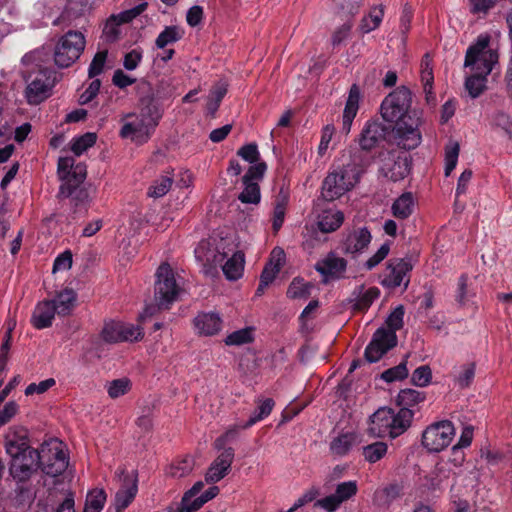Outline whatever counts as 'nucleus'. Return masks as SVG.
Masks as SVG:
<instances>
[{"mask_svg":"<svg viewBox=\"0 0 512 512\" xmlns=\"http://www.w3.org/2000/svg\"><path fill=\"white\" fill-rule=\"evenodd\" d=\"M412 92L400 86L389 93L381 103L380 113L384 121L394 124L396 143L405 150L417 148L421 143L419 112L411 109Z\"/></svg>","mask_w":512,"mask_h":512,"instance_id":"obj_1","label":"nucleus"},{"mask_svg":"<svg viewBox=\"0 0 512 512\" xmlns=\"http://www.w3.org/2000/svg\"><path fill=\"white\" fill-rule=\"evenodd\" d=\"M5 450L10 456L9 475L18 485L16 492L22 494L26 490L23 484L40 469L42 457L39 450L30 446L27 431L24 429L19 434L6 437Z\"/></svg>","mask_w":512,"mask_h":512,"instance_id":"obj_2","label":"nucleus"},{"mask_svg":"<svg viewBox=\"0 0 512 512\" xmlns=\"http://www.w3.org/2000/svg\"><path fill=\"white\" fill-rule=\"evenodd\" d=\"M403 317L404 307L399 305L386 319L388 329L380 327L375 331L364 353L365 359L369 363L377 362L384 354L397 345L396 331L402 328Z\"/></svg>","mask_w":512,"mask_h":512,"instance_id":"obj_3","label":"nucleus"},{"mask_svg":"<svg viewBox=\"0 0 512 512\" xmlns=\"http://www.w3.org/2000/svg\"><path fill=\"white\" fill-rule=\"evenodd\" d=\"M154 301L158 309L166 310L179 299L182 292L177 284L173 269L168 263H162L156 270Z\"/></svg>","mask_w":512,"mask_h":512,"instance_id":"obj_4","label":"nucleus"},{"mask_svg":"<svg viewBox=\"0 0 512 512\" xmlns=\"http://www.w3.org/2000/svg\"><path fill=\"white\" fill-rule=\"evenodd\" d=\"M489 43L488 35L479 36L476 43L467 49L464 66L471 67L475 72L489 75L499 59L497 50L489 48Z\"/></svg>","mask_w":512,"mask_h":512,"instance_id":"obj_5","label":"nucleus"},{"mask_svg":"<svg viewBox=\"0 0 512 512\" xmlns=\"http://www.w3.org/2000/svg\"><path fill=\"white\" fill-rule=\"evenodd\" d=\"M85 43L81 32L70 30L65 33L55 46V64L60 68L71 66L84 51Z\"/></svg>","mask_w":512,"mask_h":512,"instance_id":"obj_6","label":"nucleus"},{"mask_svg":"<svg viewBox=\"0 0 512 512\" xmlns=\"http://www.w3.org/2000/svg\"><path fill=\"white\" fill-rule=\"evenodd\" d=\"M41 459L40 469L48 476L57 477L68 467V460L61 447V442L51 440L41 445L39 450Z\"/></svg>","mask_w":512,"mask_h":512,"instance_id":"obj_7","label":"nucleus"},{"mask_svg":"<svg viewBox=\"0 0 512 512\" xmlns=\"http://www.w3.org/2000/svg\"><path fill=\"white\" fill-rule=\"evenodd\" d=\"M455 429L452 422L440 421L427 427L422 434V444L430 452H440L452 441Z\"/></svg>","mask_w":512,"mask_h":512,"instance_id":"obj_8","label":"nucleus"},{"mask_svg":"<svg viewBox=\"0 0 512 512\" xmlns=\"http://www.w3.org/2000/svg\"><path fill=\"white\" fill-rule=\"evenodd\" d=\"M86 175V166H78L74 171V179L61 184L57 197L59 199L71 198L75 208L86 204L89 201V193L86 188L81 186Z\"/></svg>","mask_w":512,"mask_h":512,"instance_id":"obj_9","label":"nucleus"},{"mask_svg":"<svg viewBox=\"0 0 512 512\" xmlns=\"http://www.w3.org/2000/svg\"><path fill=\"white\" fill-rule=\"evenodd\" d=\"M357 184L345 170L330 172L323 180L321 196L325 201H334Z\"/></svg>","mask_w":512,"mask_h":512,"instance_id":"obj_10","label":"nucleus"},{"mask_svg":"<svg viewBox=\"0 0 512 512\" xmlns=\"http://www.w3.org/2000/svg\"><path fill=\"white\" fill-rule=\"evenodd\" d=\"M413 264L408 258H396L388 261L381 284L384 287L395 289L401 284L407 289L410 279L407 276Z\"/></svg>","mask_w":512,"mask_h":512,"instance_id":"obj_11","label":"nucleus"},{"mask_svg":"<svg viewBox=\"0 0 512 512\" xmlns=\"http://www.w3.org/2000/svg\"><path fill=\"white\" fill-rule=\"evenodd\" d=\"M116 477L120 482V488L116 492L114 505L116 512H122L130 505L137 494V474L136 472L128 474L125 469H118Z\"/></svg>","mask_w":512,"mask_h":512,"instance_id":"obj_12","label":"nucleus"},{"mask_svg":"<svg viewBox=\"0 0 512 512\" xmlns=\"http://www.w3.org/2000/svg\"><path fill=\"white\" fill-rule=\"evenodd\" d=\"M54 82L47 70H41L27 85L25 96L29 104L37 105L50 96Z\"/></svg>","mask_w":512,"mask_h":512,"instance_id":"obj_13","label":"nucleus"},{"mask_svg":"<svg viewBox=\"0 0 512 512\" xmlns=\"http://www.w3.org/2000/svg\"><path fill=\"white\" fill-rule=\"evenodd\" d=\"M127 117L134 119L123 124L120 136L122 138H129L138 144L147 142L155 128L150 126L140 115L128 114Z\"/></svg>","mask_w":512,"mask_h":512,"instance_id":"obj_14","label":"nucleus"},{"mask_svg":"<svg viewBox=\"0 0 512 512\" xmlns=\"http://www.w3.org/2000/svg\"><path fill=\"white\" fill-rule=\"evenodd\" d=\"M219 455L210 464L205 474V481L213 484L222 480L231 470V465L234 460V449L228 447L227 449H221Z\"/></svg>","mask_w":512,"mask_h":512,"instance_id":"obj_15","label":"nucleus"},{"mask_svg":"<svg viewBox=\"0 0 512 512\" xmlns=\"http://www.w3.org/2000/svg\"><path fill=\"white\" fill-rule=\"evenodd\" d=\"M373 160L374 157L371 155V151L364 150L359 146V148L350 151V161L344 165L343 170L358 183L361 176L373 163Z\"/></svg>","mask_w":512,"mask_h":512,"instance_id":"obj_16","label":"nucleus"},{"mask_svg":"<svg viewBox=\"0 0 512 512\" xmlns=\"http://www.w3.org/2000/svg\"><path fill=\"white\" fill-rule=\"evenodd\" d=\"M388 129L378 121H368L358 137L359 146L364 150L372 151L385 139Z\"/></svg>","mask_w":512,"mask_h":512,"instance_id":"obj_17","label":"nucleus"},{"mask_svg":"<svg viewBox=\"0 0 512 512\" xmlns=\"http://www.w3.org/2000/svg\"><path fill=\"white\" fill-rule=\"evenodd\" d=\"M388 155V160L382 167L384 176L393 182L403 180L410 172L411 162L409 157L405 154L396 155L393 152H389Z\"/></svg>","mask_w":512,"mask_h":512,"instance_id":"obj_18","label":"nucleus"},{"mask_svg":"<svg viewBox=\"0 0 512 512\" xmlns=\"http://www.w3.org/2000/svg\"><path fill=\"white\" fill-rule=\"evenodd\" d=\"M371 239V233L366 227L354 229L344 238L342 249L346 254H360L368 247Z\"/></svg>","mask_w":512,"mask_h":512,"instance_id":"obj_19","label":"nucleus"},{"mask_svg":"<svg viewBox=\"0 0 512 512\" xmlns=\"http://www.w3.org/2000/svg\"><path fill=\"white\" fill-rule=\"evenodd\" d=\"M347 268V261L330 252L324 259L315 265V269L325 277V282L331 279H340L343 277Z\"/></svg>","mask_w":512,"mask_h":512,"instance_id":"obj_20","label":"nucleus"},{"mask_svg":"<svg viewBox=\"0 0 512 512\" xmlns=\"http://www.w3.org/2000/svg\"><path fill=\"white\" fill-rule=\"evenodd\" d=\"M393 421L392 409L381 407L371 416V424L368 431L375 437H391Z\"/></svg>","mask_w":512,"mask_h":512,"instance_id":"obj_21","label":"nucleus"},{"mask_svg":"<svg viewBox=\"0 0 512 512\" xmlns=\"http://www.w3.org/2000/svg\"><path fill=\"white\" fill-rule=\"evenodd\" d=\"M360 96L361 93L359 87L356 84H353L349 90V95L343 112L342 131L345 134L350 133L353 119L359 109Z\"/></svg>","mask_w":512,"mask_h":512,"instance_id":"obj_22","label":"nucleus"},{"mask_svg":"<svg viewBox=\"0 0 512 512\" xmlns=\"http://www.w3.org/2000/svg\"><path fill=\"white\" fill-rule=\"evenodd\" d=\"M56 311L49 300L39 302L31 317V323L36 329L48 328L52 325Z\"/></svg>","mask_w":512,"mask_h":512,"instance_id":"obj_23","label":"nucleus"},{"mask_svg":"<svg viewBox=\"0 0 512 512\" xmlns=\"http://www.w3.org/2000/svg\"><path fill=\"white\" fill-rule=\"evenodd\" d=\"M285 261V253L283 249L276 247L271 252V258L269 262L265 265L261 275L260 281L262 282V286H268L273 282L275 276L280 271L282 265Z\"/></svg>","mask_w":512,"mask_h":512,"instance_id":"obj_24","label":"nucleus"},{"mask_svg":"<svg viewBox=\"0 0 512 512\" xmlns=\"http://www.w3.org/2000/svg\"><path fill=\"white\" fill-rule=\"evenodd\" d=\"M194 325L200 334L211 336L221 330L222 320L217 313H201L195 317Z\"/></svg>","mask_w":512,"mask_h":512,"instance_id":"obj_25","label":"nucleus"},{"mask_svg":"<svg viewBox=\"0 0 512 512\" xmlns=\"http://www.w3.org/2000/svg\"><path fill=\"white\" fill-rule=\"evenodd\" d=\"M141 109L139 115L156 128L163 115V110L160 104L154 99L153 96H146L140 100Z\"/></svg>","mask_w":512,"mask_h":512,"instance_id":"obj_26","label":"nucleus"},{"mask_svg":"<svg viewBox=\"0 0 512 512\" xmlns=\"http://www.w3.org/2000/svg\"><path fill=\"white\" fill-rule=\"evenodd\" d=\"M77 300V294L73 289L65 288L57 293L55 299L49 300L53 303L55 311L59 316L70 315Z\"/></svg>","mask_w":512,"mask_h":512,"instance_id":"obj_27","label":"nucleus"},{"mask_svg":"<svg viewBox=\"0 0 512 512\" xmlns=\"http://www.w3.org/2000/svg\"><path fill=\"white\" fill-rule=\"evenodd\" d=\"M405 482L393 481L375 493L376 499L381 505L390 506L394 501L403 497Z\"/></svg>","mask_w":512,"mask_h":512,"instance_id":"obj_28","label":"nucleus"},{"mask_svg":"<svg viewBox=\"0 0 512 512\" xmlns=\"http://www.w3.org/2000/svg\"><path fill=\"white\" fill-rule=\"evenodd\" d=\"M356 294V298L354 300H350L353 302L352 309L353 311L363 312L366 311L377 299L380 295V291L377 287H370L368 289H364V286L361 285L358 287V292H354Z\"/></svg>","mask_w":512,"mask_h":512,"instance_id":"obj_29","label":"nucleus"},{"mask_svg":"<svg viewBox=\"0 0 512 512\" xmlns=\"http://www.w3.org/2000/svg\"><path fill=\"white\" fill-rule=\"evenodd\" d=\"M413 416L414 412L410 408H400L397 413L392 409L394 423L391 425V438H396L403 434L411 426Z\"/></svg>","mask_w":512,"mask_h":512,"instance_id":"obj_30","label":"nucleus"},{"mask_svg":"<svg viewBox=\"0 0 512 512\" xmlns=\"http://www.w3.org/2000/svg\"><path fill=\"white\" fill-rule=\"evenodd\" d=\"M344 221V214L341 211H324L318 218V228L323 233L336 231Z\"/></svg>","mask_w":512,"mask_h":512,"instance_id":"obj_31","label":"nucleus"},{"mask_svg":"<svg viewBox=\"0 0 512 512\" xmlns=\"http://www.w3.org/2000/svg\"><path fill=\"white\" fill-rule=\"evenodd\" d=\"M223 273L228 280L239 279L244 270V255L242 252H235L222 267Z\"/></svg>","mask_w":512,"mask_h":512,"instance_id":"obj_32","label":"nucleus"},{"mask_svg":"<svg viewBox=\"0 0 512 512\" xmlns=\"http://www.w3.org/2000/svg\"><path fill=\"white\" fill-rule=\"evenodd\" d=\"M392 213L396 218L406 219L414 209V198L411 192L403 193L392 204Z\"/></svg>","mask_w":512,"mask_h":512,"instance_id":"obj_33","label":"nucleus"},{"mask_svg":"<svg viewBox=\"0 0 512 512\" xmlns=\"http://www.w3.org/2000/svg\"><path fill=\"white\" fill-rule=\"evenodd\" d=\"M487 76L486 74L475 72L466 78L464 86L471 98H478L486 90Z\"/></svg>","mask_w":512,"mask_h":512,"instance_id":"obj_34","label":"nucleus"},{"mask_svg":"<svg viewBox=\"0 0 512 512\" xmlns=\"http://www.w3.org/2000/svg\"><path fill=\"white\" fill-rule=\"evenodd\" d=\"M384 15V7L382 5L373 7L368 14V16H364L359 25V29L362 33H369L375 29H377L383 19Z\"/></svg>","mask_w":512,"mask_h":512,"instance_id":"obj_35","label":"nucleus"},{"mask_svg":"<svg viewBox=\"0 0 512 512\" xmlns=\"http://www.w3.org/2000/svg\"><path fill=\"white\" fill-rule=\"evenodd\" d=\"M274 400L272 398H266L265 400L258 401V406L255 409L254 413L250 416V418L242 425L243 429H247L257 423L258 421L264 419L267 417L273 407H274Z\"/></svg>","mask_w":512,"mask_h":512,"instance_id":"obj_36","label":"nucleus"},{"mask_svg":"<svg viewBox=\"0 0 512 512\" xmlns=\"http://www.w3.org/2000/svg\"><path fill=\"white\" fill-rule=\"evenodd\" d=\"M106 501V494L102 489H94L87 494L83 512H101Z\"/></svg>","mask_w":512,"mask_h":512,"instance_id":"obj_37","label":"nucleus"},{"mask_svg":"<svg viewBox=\"0 0 512 512\" xmlns=\"http://www.w3.org/2000/svg\"><path fill=\"white\" fill-rule=\"evenodd\" d=\"M183 37V32L177 26H166L158 35L155 45L159 49H164L167 45L179 41Z\"/></svg>","mask_w":512,"mask_h":512,"instance_id":"obj_38","label":"nucleus"},{"mask_svg":"<svg viewBox=\"0 0 512 512\" xmlns=\"http://www.w3.org/2000/svg\"><path fill=\"white\" fill-rule=\"evenodd\" d=\"M78 166H85L84 164H76L73 157H60L58 160L57 174L62 183L74 179V171Z\"/></svg>","mask_w":512,"mask_h":512,"instance_id":"obj_39","label":"nucleus"},{"mask_svg":"<svg viewBox=\"0 0 512 512\" xmlns=\"http://www.w3.org/2000/svg\"><path fill=\"white\" fill-rule=\"evenodd\" d=\"M243 191L239 194L238 199L245 204H258L261 199L260 187L257 182H242Z\"/></svg>","mask_w":512,"mask_h":512,"instance_id":"obj_40","label":"nucleus"},{"mask_svg":"<svg viewBox=\"0 0 512 512\" xmlns=\"http://www.w3.org/2000/svg\"><path fill=\"white\" fill-rule=\"evenodd\" d=\"M425 399V395L422 392H419L414 389H402L397 397L398 405L402 406V408L412 407Z\"/></svg>","mask_w":512,"mask_h":512,"instance_id":"obj_41","label":"nucleus"},{"mask_svg":"<svg viewBox=\"0 0 512 512\" xmlns=\"http://www.w3.org/2000/svg\"><path fill=\"white\" fill-rule=\"evenodd\" d=\"M407 358L408 355L400 364L382 372L381 379L387 383L405 379L408 376Z\"/></svg>","mask_w":512,"mask_h":512,"instance_id":"obj_42","label":"nucleus"},{"mask_svg":"<svg viewBox=\"0 0 512 512\" xmlns=\"http://www.w3.org/2000/svg\"><path fill=\"white\" fill-rule=\"evenodd\" d=\"M387 449L386 443L375 442L363 447V456L366 461L375 463L385 456Z\"/></svg>","mask_w":512,"mask_h":512,"instance_id":"obj_43","label":"nucleus"},{"mask_svg":"<svg viewBox=\"0 0 512 512\" xmlns=\"http://www.w3.org/2000/svg\"><path fill=\"white\" fill-rule=\"evenodd\" d=\"M96 139L97 137L95 133H85L84 135L73 139L71 144V151L75 155L80 156L84 151L96 143Z\"/></svg>","mask_w":512,"mask_h":512,"instance_id":"obj_44","label":"nucleus"},{"mask_svg":"<svg viewBox=\"0 0 512 512\" xmlns=\"http://www.w3.org/2000/svg\"><path fill=\"white\" fill-rule=\"evenodd\" d=\"M101 336L107 343L122 342L121 322H107L105 323Z\"/></svg>","mask_w":512,"mask_h":512,"instance_id":"obj_45","label":"nucleus"},{"mask_svg":"<svg viewBox=\"0 0 512 512\" xmlns=\"http://www.w3.org/2000/svg\"><path fill=\"white\" fill-rule=\"evenodd\" d=\"M473 439V428L466 426L463 428L460 439L456 445L452 447V453L456 456L455 460L463 461L462 448L470 446Z\"/></svg>","mask_w":512,"mask_h":512,"instance_id":"obj_46","label":"nucleus"},{"mask_svg":"<svg viewBox=\"0 0 512 512\" xmlns=\"http://www.w3.org/2000/svg\"><path fill=\"white\" fill-rule=\"evenodd\" d=\"M253 341V333L251 328H243L229 334L225 339L226 345H243Z\"/></svg>","mask_w":512,"mask_h":512,"instance_id":"obj_47","label":"nucleus"},{"mask_svg":"<svg viewBox=\"0 0 512 512\" xmlns=\"http://www.w3.org/2000/svg\"><path fill=\"white\" fill-rule=\"evenodd\" d=\"M130 388V380L127 378H120L108 383L107 392L112 399H116L128 393Z\"/></svg>","mask_w":512,"mask_h":512,"instance_id":"obj_48","label":"nucleus"},{"mask_svg":"<svg viewBox=\"0 0 512 512\" xmlns=\"http://www.w3.org/2000/svg\"><path fill=\"white\" fill-rule=\"evenodd\" d=\"M353 438L349 434H343L335 438L331 444L330 449L333 454L343 456L349 452L352 447Z\"/></svg>","mask_w":512,"mask_h":512,"instance_id":"obj_49","label":"nucleus"},{"mask_svg":"<svg viewBox=\"0 0 512 512\" xmlns=\"http://www.w3.org/2000/svg\"><path fill=\"white\" fill-rule=\"evenodd\" d=\"M173 179L168 176H161L149 188L148 195L153 198L164 196L171 188Z\"/></svg>","mask_w":512,"mask_h":512,"instance_id":"obj_50","label":"nucleus"},{"mask_svg":"<svg viewBox=\"0 0 512 512\" xmlns=\"http://www.w3.org/2000/svg\"><path fill=\"white\" fill-rule=\"evenodd\" d=\"M310 285L295 278L288 287L287 296L292 299L307 298L310 295Z\"/></svg>","mask_w":512,"mask_h":512,"instance_id":"obj_51","label":"nucleus"},{"mask_svg":"<svg viewBox=\"0 0 512 512\" xmlns=\"http://www.w3.org/2000/svg\"><path fill=\"white\" fill-rule=\"evenodd\" d=\"M432 379V371L428 365L416 368L412 374L411 382L418 387L427 386Z\"/></svg>","mask_w":512,"mask_h":512,"instance_id":"obj_52","label":"nucleus"},{"mask_svg":"<svg viewBox=\"0 0 512 512\" xmlns=\"http://www.w3.org/2000/svg\"><path fill=\"white\" fill-rule=\"evenodd\" d=\"M460 147L457 142L451 144L445 151V176H449L457 165Z\"/></svg>","mask_w":512,"mask_h":512,"instance_id":"obj_53","label":"nucleus"},{"mask_svg":"<svg viewBox=\"0 0 512 512\" xmlns=\"http://www.w3.org/2000/svg\"><path fill=\"white\" fill-rule=\"evenodd\" d=\"M107 55V50L99 51L95 54L88 69L89 78H94L103 72Z\"/></svg>","mask_w":512,"mask_h":512,"instance_id":"obj_54","label":"nucleus"},{"mask_svg":"<svg viewBox=\"0 0 512 512\" xmlns=\"http://www.w3.org/2000/svg\"><path fill=\"white\" fill-rule=\"evenodd\" d=\"M357 493V483L355 481H347L340 483L336 487V497L341 503L347 501Z\"/></svg>","mask_w":512,"mask_h":512,"instance_id":"obj_55","label":"nucleus"},{"mask_svg":"<svg viewBox=\"0 0 512 512\" xmlns=\"http://www.w3.org/2000/svg\"><path fill=\"white\" fill-rule=\"evenodd\" d=\"M193 469V460L185 458L180 462L172 464L169 468V474L175 478H182L188 475Z\"/></svg>","mask_w":512,"mask_h":512,"instance_id":"obj_56","label":"nucleus"},{"mask_svg":"<svg viewBox=\"0 0 512 512\" xmlns=\"http://www.w3.org/2000/svg\"><path fill=\"white\" fill-rule=\"evenodd\" d=\"M364 0H335L339 13L344 16H354L358 13Z\"/></svg>","mask_w":512,"mask_h":512,"instance_id":"obj_57","label":"nucleus"},{"mask_svg":"<svg viewBox=\"0 0 512 512\" xmlns=\"http://www.w3.org/2000/svg\"><path fill=\"white\" fill-rule=\"evenodd\" d=\"M123 22H120L119 17L117 15H112L106 22L104 29H103V35L105 36L106 40L109 42H113L117 39L120 30L119 25Z\"/></svg>","mask_w":512,"mask_h":512,"instance_id":"obj_58","label":"nucleus"},{"mask_svg":"<svg viewBox=\"0 0 512 512\" xmlns=\"http://www.w3.org/2000/svg\"><path fill=\"white\" fill-rule=\"evenodd\" d=\"M267 165L265 162H256L251 165L247 170L246 174L242 177V182H257L261 180L265 174Z\"/></svg>","mask_w":512,"mask_h":512,"instance_id":"obj_59","label":"nucleus"},{"mask_svg":"<svg viewBox=\"0 0 512 512\" xmlns=\"http://www.w3.org/2000/svg\"><path fill=\"white\" fill-rule=\"evenodd\" d=\"M122 341H138L143 338V331L139 326L121 322Z\"/></svg>","mask_w":512,"mask_h":512,"instance_id":"obj_60","label":"nucleus"},{"mask_svg":"<svg viewBox=\"0 0 512 512\" xmlns=\"http://www.w3.org/2000/svg\"><path fill=\"white\" fill-rule=\"evenodd\" d=\"M237 155L249 163H256L259 160V151L255 143H249L242 146L238 151Z\"/></svg>","mask_w":512,"mask_h":512,"instance_id":"obj_61","label":"nucleus"},{"mask_svg":"<svg viewBox=\"0 0 512 512\" xmlns=\"http://www.w3.org/2000/svg\"><path fill=\"white\" fill-rule=\"evenodd\" d=\"M497 0H468L472 14H487L496 5Z\"/></svg>","mask_w":512,"mask_h":512,"instance_id":"obj_62","label":"nucleus"},{"mask_svg":"<svg viewBox=\"0 0 512 512\" xmlns=\"http://www.w3.org/2000/svg\"><path fill=\"white\" fill-rule=\"evenodd\" d=\"M389 251L390 246L388 243H384L383 245H381L378 251L365 262V268L367 270H371L374 267H376L380 262H382L387 257Z\"/></svg>","mask_w":512,"mask_h":512,"instance_id":"obj_63","label":"nucleus"},{"mask_svg":"<svg viewBox=\"0 0 512 512\" xmlns=\"http://www.w3.org/2000/svg\"><path fill=\"white\" fill-rule=\"evenodd\" d=\"M72 266V253L69 250L61 253L54 261L52 272L69 270Z\"/></svg>","mask_w":512,"mask_h":512,"instance_id":"obj_64","label":"nucleus"}]
</instances>
